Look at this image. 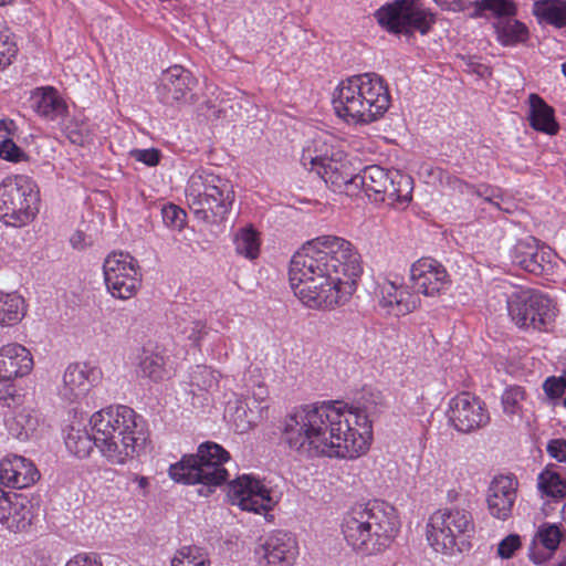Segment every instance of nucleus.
I'll return each instance as SVG.
<instances>
[{
  "label": "nucleus",
  "mask_w": 566,
  "mask_h": 566,
  "mask_svg": "<svg viewBox=\"0 0 566 566\" xmlns=\"http://www.w3.org/2000/svg\"><path fill=\"white\" fill-rule=\"evenodd\" d=\"M98 431L97 449L112 464H124L135 452L136 438L130 427H108Z\"/></svg>",
  "instance_id": "obj_20"
},
{
  "label": "nucleus",
  "mask_w": 566,
  "mask_h": 566,
  "mask_svg": "<svg viewBox=\"0 0 566 566\" xmlns=\"http://www.w3.org/2000/svg\"><path fill=\"white\" fill-rule=\"evenodd\" d=\"M474 530L470 512L463 509L436 511L427 523V541L438 553L453 555L460 552V544Z\"/></svg>",
  "instance_id": "obj_8"
},
{
  "label": "nucleus",
  "mask_w": 566,
  "mask_h": 566,
  "mask_svg": "<svg viewBox=\"0 0 566 566\" xmlns=\"http://www.w3.org/2000/svg\"><path fill=\"white\" fill-rule=\"evenodd\" d=\"M532 13L539 24L566 28V0H535Z\"/></svg>",
  "instance_id": "obj_35"
},
{
  "label": "nucleus",
  "mask_w": 566,
  "mask_h": 566,
  "mask_svg": "<svg viewBox=\"0 0 566 566\" xmlns=\"http://www.w3.org/2000/svg\"><path fill=\"white\" fill-rule=\"evenodd\" d=\"M229 453L214 442L200 444L196 454L184 455L169 467V476L184 484H200V495L208 496L214 488L222 485L229 476L223 464Z\"/></svg>",
  "instance_id": "obj_6"
},
{
  "label": "nucleus",
  "mask_w": 566,
  "mask_h": 566,
  "mask_svg": "<svg viewBox=\"0 0 566 566\" xmlns=\"http://www.w3.org/2000/svg\"><path fill=\"white\" fill-rule=\"evenodd\" d=\"M10 126H13V122L10 120V122H7V120H0V129H4L7 130L8 133H10Z\"/></svg>",
  "instance_id": "obj_62"
},
{
  "label": "nucleus",
  "mask_w": 566,
  "mask_h": 566,
  "mask_svg": "<svg viewBox=\"0 0 566 566\" xmlns=\"http://www.w3.org/2000/svg\"><path fill=\"white\" fill-rule=\"evenodd\" d=\"M88 420L87 424H138V421H144L142 416L137 415L135 410L126 405H111L98 411H95L90 417L87 411L81 405L71 407L67 410V419L70 424L82 423Z\"/></svg>",
  "instance_id": "obj_22"
},
{
  "label": "nucleus",
  "mask_w": 566,
  "mask_h": 566,
  "mask_svg": "<svg viewBox=\"0 0 566 566\" xmlns=\"http://www.w3.org/2000/svg\"><path fill=\"white\" fill-rule=\"evenodd\" d=\"M542 387L549 401H552L554 405L556 401L564 399L563 396L566 391V386L562 378L549 376L544 380Z\"/></svg>",
  "instance_id": "obj_49"
},
{
  "label": "nucleus",
  "mask_w": 566,
  "mask_h": 566,
  "mask_svg": "<svg viewBox=\"0 0 566 566\" xmlns=\"http://www.w3.org/2000/svg\"><path fill=\"white\" fill-rule=\"evenodd\" d=\"M185 192L196 219L210 224L223 222L235 199L231 180L210 169L196 170L189 177Z\"/></svg>",
  "instance_id": "obj_5"
},
{
  "label": "nucleus",
  "mask_w": 566,
  "mask_h": 566,
  "mask_svg": "<svg viewBox=\"0 0 566 566\" xmlns=\"http://www.w3.org/2000/svg\"><path fill=\"white\" fill-rule=\"evenodd\" d=\"M40 422V418L38 413L34 411H27L23 409L15 417V424H38Z\"/></svg>",
  "instance_id": "obj_56"
},
{
  "label": "nucleus",
  "mask_w": 566,
  "mask_h": 566,
  "mask_svg": "<svg viewBox=\"0 0 566 566\" xmlns=\"http://www.w3.org/2000/svg\"><path fill=\"white\" fill-rule=\"evenodd\" d=\"M518 481L514 475L495 476L488 489L486 503L490 514L501 521H506L513 511L517 497Z\"/></svg>",
  "instance_id": "obj_23"
},
{
  "label": "nucleus",
  "mask_w": 566,
  "mask_h": 566,
  "mask_svg": "<svg viewBox=\"0 0 566 566\" xmlns=\"http://www.w3.org/2000/svg\"><path fill=\"white\" fill-rule=\"evenodd\" d=\"M474 11L471 18H495L496 21L516 15V6L512 0H475L471 2Z\"/></svg>",
  "instance_id": "obj_37"
},
{
  "label": "nucleus",
  "mask_w": 566,
  "mask_h": 566,
  "mask_svg": "<svg viewBox=\"0 0 566 566\" xmlns=\"http://www.w3.org/2000/svg\"><path fill=\"white\" fill-rule=\"evenodd\" d=\"M319 143L314 140L313 148L307 147L304 149L301 164L307 168L310 165L311 171H316L324 182L335 192H345L347 195H355L357 189H354V176L339 168V164L329 156L326 150L323 153L318 149Z\"/></svg>",
  "instance_id": "obj_16"
},
{
  "label": "nucleus",
  "mask_w": 566,
  "mask_h": 566,
  "mask_svg": "<svg viewBox=\"0 0 566 566\" xmlns=\"http://www.w3.org/2000/svg\"><path fill=\"white\" fill-rule=\"evenodd\" d=\"M17 52L18 48L15 42L11 39L10 32L0 29V70L12 63Z\"/></svg>",
  "instance_id": "obj_44"
},
{
  "label": "nucleus",
  "mask_w": 566,
  "mask_h": 566,
  "mask_svg": "<svg viewBox=\"0 0 566 566\" xmlns=\"http://www.w3.org/2000/svg\"><path fill=\"white\" fill-rule=\"evenodd\" d=\"M164 223L171 229L181 230L186 224V211L176 205H167L161 209Z\"/></svg>",
  "instance_id": "obj_45"
},
{
  "label": "nucleus",
  "mask_w": 566,
  "mask_h": 566,
  "mask_svg": "<svg viewBox=\"0 0 566 566\" xmlns=\"http://www.w3.org/2000/svg\"><path fill=\"white\" fill-rule=\"evenodd\" d=\"M25 315L24 298L18 293L0 292V326H13Z\"/></svg>",
  "instance_id": "obj_39"
},
{
  "label": "nucleus",
  "mask_w": 566,
  "mask_h": 566,
  "mask_svg": "<svg viewBox=\"0 0 566 566\" xmlns=\"http://www.w3.org/2000/svg\"><path fill=\"white\" fill-rule=\"evenodd\" d=\"M234 245L238 254L254 260L260 252L259 233L251 226L242 228L234 237Z\"/></svg>",
  "instance_id": "obj_41"
},
{
  "label": "nucleus",
  "mask_w": 566,
  "mask_h": 566,
  "mask_svg": "<svg viewBox=\"0 0 566 566\" xmlns=\"http://www.w3.org/2000/svg\"><path fill=\"white\" fill-rule=\"evenodd\" d=\"M65 566H103L97 556L93 554H77Z\"/></svg>",
  "instance_id": "obj_55"
},
{
  "label": "nucleus",
  "mask_w": 566,
  "mask_h": 566,
  "mask_svg": "<svg viewBox=\"0 0 566 566\" xmlns=\"http://www.w3.org/2000/svg\"><path fill=\"white\" fill-rule=\"evenodd\" d=\"M129 155L135 160L140 161L148 167H155L159 165L161 159V153L157 148L133 149L130 150Z\"/></svg>",
  "instance_id": "obj_51"
},
{
  "label": "nucleus",
  "mask_w": 566,
  "mask_h": 566,
  "mask_svg": "<svg viewBox=\"0 0 566 566\" xmlns=\"http://www.w3.org/2000/svg\"><path fill=\"white\" fill-rule=\"evenodd\" d=\"M528 122L530 126L539 133L553 136L558 133L559 125L555 118V109L548 105L539 95L528 96Z\"/></svg>",
  "instance_id": "obj_31"
},
{
  "label": "nucleus",
  "mask_w": 566,
  "mask_h": 566,
  "mask_svg": "<svg viewBox=\"0 0 566 566\" xmlns=\"http://www.w3.org/2000/svg\"><path fill=\"white\" fill-rule=\"evenodd\" d=\"M506 304L511 319L520 328L545 331L555 316L552 300L537 290L514 291Z\"/></svg>",
  "instance_id": "obj_11"
},
{
  "label": "nucleus",
  "mask_w": 566,
  "mask_h": 566,
  "mask_svg": "<svg viewBox=\"0 0 566 566\" xmlns=\"http://www.w3.org/2000/svg\"><path fill=\"white\" fill-rule=\"evenodd\" d=\"M390 94L385 80L376 73L350 76L333 93V106L338 117L348 124H370L388 111Z\"/></svg>",
  "instance_id": "obj_4"
},
{
  "label": "nucleus",
  "mask_w": 566,
  "mask_h": 566,
  "mask_svg": "<svg viewBox=\"0 0 566 566\" xmlns=\"http://www.w3.org/2000/svg\"><path fill=\"white\" fill-rule=\"evenodd\" d=\"M40 473L34 463L22 455H8L0 461V480L13 489H24L34 484Z\"/></svg>",
  "instance_id": "obj_27"
},
{
  "label": "nucleus",
  "mask_w": 566,
  "mask_h": 566,
  "mask_svg": "<svg viewBox=\"0 0 566 566\" xmlns=\"http://www.w3.org/2000/svg\"><path fill=\"white\" fill-rule=\"evenodd\" d=\"M525 398V390L520 386H512L501 396L503 412L513 417L521 411V401Z\"/></svg>",
  "instance_id": "obj_43"
},
{
  "label": "nucleus",
  "mask_w": 566,
  "mask_h": 566,
  "mask_svg": "<svg viewBox=\"0 0 566 566\" xmlns=\"http://www.w3.org/2000/svg\"><path fill=\"white\" fill-rule=\"evenodd\" d=\"M255 554L264 560L265 566H293L298 547L291 534L277 531L265 537L255 548Z\"/></svg>",
  "instance_id": "obj_21"
},
{
  "label": "nucleus",
  "mask_w": 566,
  "mask_h": 566,
  "mask_svg": "<svg viewBox=\"0 0 566 566\" xmlns=\"http://www.w3.org/2000/svg\"><path fill=\"white\" fill-rule=\"evenodd\" d=\"M294 424H342V411L335 400L297 406L287 415Z\"/></svg>",
  "instance_id": "obj_26"
},
{
  "label": "nucleus",
  "mask_w": 566,
  "mask_h": 566,
  "mask_svg": "<svg viewBox=\"0 0 566 566\" xmlns=\"http://www.w3.org/2000/svg\"><path fill=\"white\" fill-rule=\"evenodd\" d=\"M219 374L205 365H197L189 376L190 394L198 397L200 403H208L209 392L218 387Z\"/></svg>",
  "instance_id": "obj_36"
},
{
  "label": "nucleus",
  "mask_w": 566,
  "mask_h": 566,
  "mask_svg": "<svg viewBox=\"0 0 566 566\" xmlns=\"http://www.w3.org/2000/svg\"><path fill=\"white\" fill-rule=\"evenodd\" d=\"M35 185L25 176L7 177L0 184V220L7 226L22 227L39 211Z\"/></svg>",
  "instance_id": "obj_9"
},
{
  "label": "nucleus",
  "mask_w": 566,
  "mask_h": 566,
  "mask_svg": "<svg viewBox=\"0 0 566 566\" xmlns=\"http://www.w3.org/2000/svg\"><path fill=\"white\" fill-rule=\"evenodd\" d=\"M94 429L95 427H70L64 438L69 452L78 459L87 458L98 443Z\"/></svg>",
  "instance_id": "obj_34"
},
{
  "label": "nucleus",
  "mask_w": 566,
  "mask_h": 566,
  "mask_svg": "<svg viewBox=\"0 0 566 566\" xmlns=\"http://www.w3.org/2000/svg\"><path fill=\"white\" fill-rule=\"evenodd\" d=\"M171 566H210L207 554L197 546L181 547L171 560Z\"/></svg>",
  "instance_id": "obj_42"
},
{
  "label": "nucleus",
  "mask_w": 566,
  "mask_h": 566,
  "mask_svg": "<svg viewBox=\"0 0 566 566\" xmlns=\"http://www.w3.org/2000/svg\"><path fill=\"white\" fill-rule=\"evenodd\" d=\"M117 471L108 467L98 469V476L108 481L114 480Z\"/></svg>",
  "instance_id": "obj_60"
},
{
  "label": "nucleus",
  "mask_w": 566,
  "mask_h": 566,
  "mask_svg": "<svg viewBox=\"0 0 566 566\" xmlns=\"http://www.w3.org/2000/svg\"><path fill=\"white\" fill-rule=\"evenodd\" d=\"M361 273L360 254L352 242L319 235L292 256L289 281L294 295L306 306L334 308L350 298Z\"/></svg>",
  "instance_id": "obj_1"
},
{
  "label": "nucleus",
  "mask_w": 566,
  "mask_h": 566,
  "mask_svg": "<svg viewBox=\"0 0 566 566\" xmlns=\"http://www.w3.org/2000/svg\"><path fill=\"white\" fill-rule=\"evenodd\" d=\"M373 427H285L283 440L307 457L354 460L371 444Z\"/></svg>",
  "instance_id": "obj_2"
},
{
  "label": "nucleus",
  "mask_w": 566,
  "mask_h": 566,
  "mask_svg": "<svg viewBox=\"0 0 566 566\" xmlns=\"http://www.w3.org/2000/svg\"><path fill=\"white\" fill-rule=\"evenodd\" d=\"M9 434L19 441H27L30 438L27 427H9Z\"/></svg>",
  "instance_id": "obj_57"
},
{
  "label": "nucleus",
  "mask_w": 566,
  "mask_h": 566,
  "mask_svg": "<svg viewBox=\"0 0 566 566\" xmlns=\"http://www.w3.org/2000/svg\"><path fill=\"white\" fill-rule=\"evenodd\" d=\"M556 378H562V380H564L565 386H566V368L563 370L562 375L560 376H556Z\"/></svg>",
  "instance_id": "obj_64"
},
{
  "label": "nucleus",
  "mask_w": 566,
  "mask_h": 566,
  "mask_svg": "<svg viewBox=\"0 0 566 566\" xmlns=\"http://www.w3.org/2000/svg\"><path fill=\"white\" fill-rule=\"evenodd\" d=\"M198 81L192 73L181 65H172L163 72L157 86V96L160 103L174 106L180 102L195 103L192 93Z\"/></svg>",
  "instance_id": "obj_18"
},
{
  "label": "nucleus",
  "mask_w": 566,
  "mask_h": 566,
  "mask_svg": "<svg viewBox=\"0 0 566 566\" xmlns=\"http://www.w3.org/2000/svg\"><path fill=\"white\" fill-rule=\"evenodd\" d=\"M375 17L389 33L412 34L419 31L427 34L436 22V14L416 0H395L380 7Z\"/></svg>",
  "instance_id": "obj_10"
},
{
  "label": "nucleus",
  "mask_w": 566,
  "mask_h": 566,
  "mask_svg": "<svg viewBox=\"0 0 566 566\" xmlns=\"http://www.w3.org/2000/svg\"><path fill=\"white\" fill-rule=\"evenodd\" d=\"M468 71L475 73L480 77H489L492 74V70L489 65L480 62V59L476 56H463Z\"/></svg>",
  "instance_id": "obj_53"
},
{
  "label": "nucleus",
  "mask_w": 566,
  "mask_h": 566,
  "mask_svg": "<svg viewBox=\"0 0 566 566\" xmlns=\"http://www.w3.org/2000/svg\"><path fill=\"white\" fill-rule=\"evenodd\" d=\"M233 409H235V411L239 412L242 408L238 407V406H232L229 402L228 406L226 407V416H224V418H227V413L231 412Z\"/></svg>",
  "instance_id": "obj_63"
},
{
  "label": "nucleus",
  "mask_w": 566,
  "mask_h": 566,
  "mask_svg": "<svg viewBox=\"0 0 566 566\" xmlns=\"http://www.w3.org/2000/svg\"><path fill=\"white\" fill-rule=\"evenodd\" d=\"M471 196L482 198L484 201L493 205L497 209H501L499 200H501L503 196L500 188L488 184L473 185Z\"/></svg>",
  "instance_id": "obj_48"
},
{
  "label": "nucleus",
  "mask_w": 566,
  "mask_h": 566,
  "mask_svg": "<svg viewBox=\"0 0 566 566\" xmlns=\"http://www.w3.org/2000/svg\"><path fill=\"white\" fill-rule=\"evenodd\" d=\"M521 547V537L517 534H510L497 545V555L503 559L511 558Z\"/></svg>",
  "instance_id": "obj_52"
},
{
  "label": "nucleus",
  "mask_w": 566,
  "mask_h": 566,
  "mask_svg": "<svg viewBox=\"0 0 566 566\" xmlns=\"http://www.w3.org/2000/svg\"><path fill=\"white\" fill-rule=\"evenodd\" d=\"M447 415L451 424H486L490 420L484 402L470 392L452 398Z\"/></svg>",
  "instance_id": "obj_28"
},
{
  "label": "nucleus",
  "mask_w": 566,
  "mask_h": 566,
  "mask_svg": "<svg viewBox=\"0 0 566 566\" xmlns=\"http://www.w3.org/2000/svg\"><path fill=\"white\" fill-rule=\"evenodd\" d=\"M562 537L563 533L557 524H541L528 548L530 559L537 565L545 562L547 556L558 548Z\"/></svg>",
  "instance_id": "obj_29"
},
{
  "label": "nucleus",
  "mask_w": 566,
  "mask_h": 566,
  "mask_svg": "<svg viewBox=\"0 0 566 566\" xmlns=\"http://www.w3.org/2000/svg\"><path fill=\"white\" fill-rule=\"evenodd\" d=\"M32 517V504L25 496L0 489V524L19 532L31 524Z\"/></svg>",
  "instance_id": "obj_25"
},
{
  "label": "nucleus",
  "mask_w": 566,
  "mask_h": 566,
  "mask_svg": "<svg viewBox=\"0 0 566 566\" xmlns=\"http://www.w3.org/2000/svg\"><path fill=\"white\" fill-rule=\"evenodd\" d=\"M33 357L30 350L20 344H8L0 348V401L8 407L15 401L14 381L31 373Z\"/></svg>",
  "instance_id": "obj_14"
},
{
  "label": "nucleus",
  "mask_w": 566,
  "mask_h": 566,
  "mask_svg": "<svg viewBox=\"0 0 566 566\" xmlns=\"http://www.w3.org/2000/svg\"><path fill=\"white\" fill-rule=\"evenodd\" d=\"M410 280L417 293L424 296H438L451 285L446 268L432 258H421L410 269Z\"/></svg>",
  "instance_id": "obj_19"
},
{
  "label": "nucleus",
  "mask_w": 566,
  "mask_h": 566,
  "mask_svg": "<svg viewBox=\"0 0 566 566\" xmlns=\"http://www.w3.org/2000/svg\"><path fill=\"white\" fill-rule=\"evenodd\" d=\"M228 497L243 511L262 514L274 509L281 493L264 480L243 474L229 483Z\"/></svg>",
  "instance_id": "obj_12"
},
{
  "label": "nucleus",
  "mask_w": 566,
  "mask_h": 566,
  "mask_svg": "<svg viewBox=\"0 0 566 566\" xmlns=\"http://www.w3.org/2000/svg\"><path fill=\"white\" fill-rule=\"evenodd\" d=\"M342 411V420L350 424H374L376 416L385 406L382 392L373 385H364L359 389L350 390L345 399H336Z\"/></svg>",
  "instance_id": "obj_15"
},
{
  "label": "nucleus",
  "mask_w": 566,
  "mask_h": 566,
  "mask_svg": "<svg viewBox=\"0 0 566 566\" xmlns=\"http://www.w3.org/2000/svg\"><path fill=\"white\" fill-rule=\"evenodd\" d=\"M379 305L388 313L403 316L417 308V300L406 289L386 281L379 286Z\"/></svg>",
  "instance_id": "obj_30"
},
{
  "label": "nucleus",
  "mask_w": 566,
  "mask_h": 566,
  "mask_svg": "<svg viewBox=\"0 0 566 566\" xmlns=\"http://www.w3.org/2000/svg\"><path fill=\"white\" fill-rule=\"evenodd\" d=\"M399 527L396 509L385 501L356 505L345 514L342 522V533L347 545L366 556L387 548Z\"/></svg>",
  "instance_id": "obj_3"
},
{
  "label": "nucleus",
  "mask_w": 566,
  "mask_h": 566,
  "mask_svg": "<svg viewBox=\"0 0 566 566\" xmlns=\"http://www.w3.org/2000/svg\"><path fill=\"white\" fill-rule=\"evenodd\" d=\"M102 379V370L86 364H71L63 375V386L60 396L63 400L75 402L87 395L92 387Z\"/></svg>",
  "instance_id": "obj_24"
},
{
  "label": "nucleus",
  "mask_w": 566,
  "mask_h": 566,
  "mask_svg": "<svg viewBox=\"0 0 566 566\" xmlns=\"http://www.w3.org/2000/svg\"><path fill=\"white\" fill-rule=\"evenodd\" d=\"M34 109L49 120L63 119L69 112L64 99L51 86L39 88V93L34 96Z\"/></svg>",
  "instance_id": "obj_33"
},
{
  "label": "nucleus",
  "mask_w": 566,
  "mask_h": 566,
  "mask_svg": "<svg viewBox=\"0 0 566 566\" xmlns=\"http://www.w3.org/2000/svg\"><path fill=\"white\" fill-rule=\"evenodd\" d=\"M354 189H363L375 202H387L389 206L406 205L412 198L413 179L399 170H387L373 165L354 176Z\"/></svg>",
  "instance_id": "obj_7"
},
{
  "label": "nucleus",
  "mask_w": 566,
  "mask_h": 566,
  "mask_svg": "<svg viewBox=\"0 0 566 566\" xmlns=\"http://www.w3.org/2000/svg\"><path fill=\"white\" fill-rule=\"evenodd\" d=\"M137 376L153 381L163 380L166 375L165 359L160 354L143 350L138 357Z\"/></svg>",
  "instance_id": "obj_40"
},
{
  "label": "nucleus",
  "mask_w": 566,
  "mask_h": 566,
  "mask_svg": "<svg viewBox=\"0 0 566 566\" xmlns=\"http://www.w3.org/2000/svg\"><path fill=\"white\" fill-rule=\"evenodd\" d=\"M554 259L555 253L534 237L518 240L511 250L512 263L534 275L552 274Z\"/></svg>",
  "instance_id": "obj_17"
},
{
  "label": "nucleus",
  "mask_w": 566,
  "mask_h": 566,
  "mask_svg": "<svg viewBox=\"0 0 566 566\" xmlns=\"http://www.w3.org/2000/svg\"><path fill=\"white\" fill-rule=\"evenodd\" d=\"M103 273L106 287L114 297L130 298L140 287V266L128 252L108 254L103 264Z\"/></svg>",
  "instance_id": "obj_13"
},
{
  "label": "nucleus",
  "mask_w": 566,
  "mask_h": 566,
  "mask_svg": "<svg viewBox=\"0 0 566 566\" xmlns=\"http://www.w3.org/2000/svg\"><path fill=\"white\" fill-rule=\"evenodd\" d=\"M133 480L137 482L139 489H146L148 486V480L145 476L134 475Z\"/></svg>",
  "instance_id": "obj_61"
},
{
  "label": "nucleus",
  "mask_w": 566,
  "mask_h": 566,
  "mask_svg": "<svg viewBox=\"0 0 566 566\" xmlns=\"http://www.w3.org/2000/svg\"><path fill=\"white\" fill-rule=\"evenodd\" d=\"M70 243L74 249L85 248V234L82 231H76L70 239Z\"/></svg>",
  "instance_id": "obj_58"
},
{
  "label": "nucleus",
  "mask_w": 566,
  "mask_h": 566,
  "mask_svg": "<svg viewBox=\"0 0 566 566\" xmlns=\"http://www.w3.org/2000/svg\"><path fill=\"white\" fill-rule=\"evenodd\" d=\"M493 28L497 41L504 46L516 45L517 43L525 42L528 38L527 27L513 18L495 21Z\"/></svg>",
  "instance_id": "obj_38"
},
{
  "label": "nucleus",
  "mask_w": 566,
  "mask_h": 566,
  "mask_svg": "<svg viewBox=\"0 0 566 566\" xmlns=\"http://www.w3.org/2000/svg\"><path fill=\"white\" fill-rule=\"evenodd\" d=\"M63 132L67 139L74 145H84L87 138L86 126L84 123L72 122L64 124Z\"/></svg>",
  "instance_id": "obj_50"
},
{
  "label": "nucleus",
  "mask_w": 566,
  "mask_h": 566,
  "mask_svg": "<svg viewBox=\"0 0 566 566\" xmlns=\"http://www.w3.org/2000/svg\"><path fill=\"white\" fill-rule=\"evenodd\" d=\"M0 158L10 163H21L28 159V155L11 138L0 142Z\"/></svg>",
  "instance_id": "obj_47"
},
{
  "label": "nucleus",
  "mask_w": 566,
  "mask_h": 566,
  "mask_svg": "<svg viewBox=\"0 0 566 566\" xmlns=\"http://www.w3.org/2000/svg\"><path fill=\"white\" fill-rule=\"evenodd\" d=\"M547 452L559 462L566 461V440L553 439L547 444Z\"/></svg>",
  "instance_id": "obj_54"
},
{
  "label": "nucleus",
  "mask_w": 566,
  "mask_h": 566,
  "mask_svg": "<svg viewBox=\"0 0 566 566\" xmlns=\"http://www.w3.org/2000/svg\"><path fill=\"white\" fill-rule=\"evenodd\" d=\"M439 181L442 187L448 188L453 192L471 196L473 185L451 175L448 171H440Z\"/></svg>",
  "instance_id": "obj_46"
},
{
  "label": "nucleus",
  "mask_w": 566,
  "mask_h": 566,
  "mask_svg": "<svg viewBox=\"0 0 566 566\" xmlns=\"http://www.w3.org/2000/svg\"><path fill=\"white\" fill-rule=\"evenodd\" d=\"M537 490L542 497L566 499V471L554 464L546 465L537 475Z\"/></svg>",
  "instance_id": "obj_32"
},
{
  "label": "nucleus",
  "mask_w": 566,
  "mask_h": 566,
  "mask_svg": "<svg viewBox=\"0 0 566 566\" xmlns=\"http://www.w3.org/2000/svg\"><path fill=\"white\" fill-rule=\"evenodd\" d=\"M269 392L263 384L256 385L252 390V396L256 401H263L268 397Z\"/></svg>",
  "instance_id": "obj_59"
}]
</instances>
